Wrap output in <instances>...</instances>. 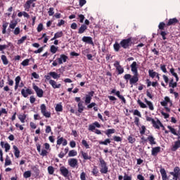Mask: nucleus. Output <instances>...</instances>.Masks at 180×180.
<instances>
[{
  "mask_svg": "<svg viewBox=\"0 0 180 180\" xmlns=\"http://www.w3.org/2000/svg\"><path fill=\"white\" fill-rule=\"evenodd\" d=\"M1 61H3V64L4 65H8V64H9V61L8 60V58H6V56H5V55L1 56Z\"/></svg>",
  "mask_w": 180,
  "mask_h": 180,
  "instance_id": "473e14b6",
  "label": "nucleus"
},
{
  "mask_svg": "<svg viewBox=\"0 0 180 180\" xmlns=\"http://www.w3.org/2000/svg\"><path fill=\"white\" fill-rule=\"evenodd\" d=\"M139 130H140V134H141V136H143V134H146V126L142 125L139 129Z\"/></svg>",
  "mask_w": 180,
  "mask_h": 180,
  "instance_id": "49530a36",
  "label": "nucleus"
},
{
  "mask_svg": "<svg viewBox=\"0 0 180 180\" xmlns=\"http://www.w3.org/2000/svg\"><path fill=\"white\" fill-rule=\"evenodd\" d=\"M94 94H95V92L94 91H91L89 93V94L86 95V97L84 98V102L86 105L91 103V101L92 100V96H94Z\"/></svg>",
  "mask_w": 180,
  "mask_h": 180,
  "instance_id": "6e6552de",
  "label": "nucleus"
},
{
  "mask_svg": "<svg viewBox=\"0 0 180 180\" xmlns=\"http://www.w3.org/2000/svg\"><path fill=\"white\" fill-rule=\"evenodd\" d=\"M136 82H139V75H134L129 80L131 85H133V84H136Z\"/></svg>",
  "mask_w": 180,
  "mask_h": 180,
  "instance_id": "4be33fe9",
  "label": "nucleus"
},
{
  "mask_svg": "<svg viewBox=\"0 0 180 180\" xmlns=\"http://www.w3.org/2000/svg\"><path fill=\"white\" fill-rule=\"evenodd\" d=\"M113 140H114V141H117V143H119V141H122V137L117 136H114Z\"/></svg>",
  "mask_w": 180,
  "mask_h": 180,
  "instance_id": "680f3d73",
  "label": "nucleus"
},
{
  "mask_svg": "<svg viewBox=\"0 0 180 180\" xmlns=\"http://www.w3.org/2000/svg\"><path fill=\"white\" fill-rule=\"evenodd\" d=\"M145 102L146 105H148L150 110H154V105H153V103H151V101H148L147 98H145Z\"/></svg>",
  "mask_w": 180,
  "mask_h": 180,
  "instance_id": "c756f323",
  "label": "nucleus"
},
{
  "mask_svg": "<svg viewBox=\"0 0 180 180\" xmlns=\"http://www.w3.org/2000/svg\"><path fill=\"white\" fill-rule=\"evenodd\" d=\"M26 39H27V37L26 36L22 37L21 39L18 40L17 44H22V43L25 42V40H26Z\"/></svg>",
  "mask_w": 180,
  "mask_h": 180,
  "instance_id": "a18cd8bd",
  "label": "nucleus"
},
{
  "mask_svg": "<svg viewBox=\"0 0 180 180\" xmlns=\"http://www.w3.org/2000/svg\"><path fill=\"white\" fill-rule=\"evenodd\" d=\"M55 39H60V37H63V32L60 31L56 32L55 34Z\"/></svg>",
  "mask_w": 180,
  "mask_h": 180,
  "instance_id": "3c124183",
  "label": "nucleus"
},
{
  "mask_svg": "<svg viewBox=\"0 0 180 180\" xmlns=\"http://www.w3.org/2000/svg\"><path fill=\"white\" fill-rule=\"evenodd\" d=\"M8 165H12V160H11V158L8 155H6L4 166L8 167Z\"/></svg>",
  "mask_w": 180,
  "mask_h": 180,
  "instance_id": "a878e982",
  "label": "nucleus"
},
{
  "mask_svg": "<svg viewBox=\"0 0 180 180\" xmlns=\"http://www.w3.org/2000/svg\"><path fill=\"white\" fill-rule=\"evenodd\" d=\"M0 146H1V147H2V148H5L6 153H8V151H9L11 150V145H9V143H8L1 141L0 143Z\"/></svg>",
  "mask_w": 180,
  "mask_h": 180,
  "instance_id": "a211bd4d",
  "label": "nucleus"
},
{
  "mask_svg": "<svg viewBox=\"0 0 180 180\" xmlns=\"http://www.w3.org/2000/svg\"><path fill=\"white\" fill-rule=\"evenodd\" d=\"M114 67H115V68L118 71L119 74H123V72H124V69H123V68H122L119 61H116L114 63Z\"/></svg>",
  "mask_w": 180,
  "mask_h": 180,
  "instance_id": "f8f14e48",
  "label": "nucleus"
},
{
  "mask_svg": "<svg viewBox=\"0 0 180 180\" xmlns=\"http://www.w3.org/2000/svg\"><path fill=\"white\" fill-rule=\"evenodd\" d=\"M160 174L162 175V180L168 179V176H167V171H165V169L164 168L160 169Z\"/></svg>",
  "mask_w": 180,
  "mask_h": 180,
  "instance_id": "5701e85b",
  "label": "nucleus"
},
{
  "mask_svg": "<svg viewBox=\"0 0 180 180\" xmlns=\"http://www.w3.org/2000/svg\"><path fill=\"white\" fill-rule=\"evenodd\" d=\"M81 180H86V174L84 172H82L80 174Z\"/></svg>",
  "mask_w": 180,
  "mask_h": 180,
  "instance_id": "4d7b16f0",
  "label": "nucleus"
},
{
  "mask_svg": "<svg viewBox=\"0 0 180 180\" xmlns=\"http://www.w3.org/2000/svg\"><path fill=\"white\" fill-rule=\"evenodd\" d=\"M21 94L22 95V96H24V98H27L29 95H33V91H32V89H27L26 90H25V89H22L21 90Z\"/></svg>",
  "mask_w": 180,
  "mask_h": 180,
  "instance_id": "9d476101",
  "label": "nucleus"
},
{
  "mask_svg": "<svg viewBox=\"0 0 180 180\" xmlns=\"http://www.w3.org/2000/svg\"><path fill=\"white\" fill-rule=\"evenodd\" d=\"M67 60H68V56L61 54L60 58H57L58 64H63V63H67Z\"/></svg>",
  "mask_w": 180,
  "mask_h": 180,
  "instance_id": "ddd939ff",
  "label": "nucleus"
},
{
  "mask_svg": "<svg viewBox=\"0 0 180 180\" xmlns=\"http://www.w3.org/2000/svg\"><path fill=\"white\" fill-rule=\"evenodd\" d=\"M49 84H50V85H51V86H52V88H53V89H57L58 88H61V84H57V82H56L53 79L49 80Z\"/></svg>",
  "mask_w": 180,
  "mask_h": 180,
  "instance_id": "2eb2a0df",
  "label": "nucleus"
},
{
  "mask_svg": "<svg viewBox=\"0 0 180 180\" xmlns=\"http://www.w3.org/2000/svg\"><path fill=\"white\" fill-rule=\"evenodd\" d=\"M170 175L173 176L174 179H176L179 177L180 175V169L178 167H176L174 169V172H170Z\"/></svg>",
  "mask_w": 180,
  "mask_h": 180,
  "instance_id": "423d86ee",
  "label": "nucleus"
},
{
  "mask_svg": "<svg viewBox=\"0 0 180 180\" xmlns=\"http://www.w3.org/2000/svg\"><path fill=\"white\" fill-rule=\"evenodd\" d=\"M32 88L34 91H35L37 96H38V98H43V95H44V91H43V89H40L35 84H32Z\"/></svg>",
  "mask_w": 180,
  "mask_h": 180,
  "instance_id": "7ed1b4c3",
  "label": "nucleus"
},
{
  "mask_svg": "<svg viewBox=\"0 0 180 180\" xmlns=\"http://www.w3.org/2000/svg\"><path fill=\"white\" fill-rule=\"evenodd\" d=\"M148 140L150 142V144H151V146L157 144V143L155 142V138L153 137V136H149L148 137Z\"/></svg>",
  "mask_w": 180,
  "mask_h": 180,
  "instance_id": "2f4dec72",
  "label": "nucleus"
},
{
  "mask_svg": "<svg viewBox=\"0 0 180 180\" xmlns=\"http://www.w3.org/2000/svg\"><path fill=\"white\" fill-rule=\"evenodd\" d=\"M82 155L84 160H91V157L88 155V153L85 152H82Z\"/></svg>",
  "mask_w": 180,
  "mask_h": 180,
  "instance_id": "09e8293b",
  "label": "nucleus"
},
{
  "mask_svg": "<svg viewBox=\"0 0 180 180\" xmlns=\"http://www.w3.org/2000/svg\"><path fill=\"white\" fill-rule=\"evenodd\" d=\"M127 140H128L129 143H130L131 144H133V143L136 142V139L133 138V136H128Z\"/></svg>",
  "mask_w": 180,
  "mask_h": 180,
  "instance_id": "864d4df0",
  "label": "nucleus"
},
{
  "mask_svg": "<svg viewBox=\"0 0 180 180\" xmlns=\"http://www.w3.org/2000/svg\"><path fill=\"white\" fill-rule=\"evenodd\" d=\"M160 105L164 107L168 106H172V102H171V99H169V97L166 96L165 97V99L163 101L160 102Z\"/></svg>",
  "mask_w": 180,
  "mask_h": 180,
  "instance_id": "39448f33",
  "label": "nucleus"
},
{
  "mask_svg": "<svg viewBox=\"0 0 180 180\" xmlns=\"http://www.w3.org/2000/svg\"><path fill=\"white\" fill-rule=\"evenodd\" d=\"M30 62V59H25L21 63V65L23 67H27L29 65V63Z\"/></svg>",
  "mask_w": 180,
  "mask_h": 180,
  "instance_id": "c03bdc74",
  "label": "nucleus"
},
{
  "mask_svg": "<svg viewBox=\"0 0 180 180\" xmlns=\"http://www.w3.org/2000/svg\"><path fill=\"white\" fill-rule=\"evenodd\" d=\"M95 129H96V127L94 124L89 125V130L90 131H94V130H95Z\"/></svg>",
  "mask_w": 180,
  "mask_h": 180,
  "instance_id": "338daca9",
  "label": "nucleus"
},
{
  "mask_svg": "<svg viewBox=\"0 0 180 180\" xmlns=\"http://www.w3.org/2000/svg\"><path fill=\"white\" fill-rule=\"evenodd\" d=\"M160 70L162 71V72L167 73V68L165 65H160Z\"/></svg>",
  "mask_w": 180,
  "mask_h": 180,
  "instance_id": "69168bd1",
  "label": "nucleus"
},
{
  "mask_svg": "<svg viewBox=\"0 0 180 180\" xmlns=\"http://www.w3.org/2000/svg\"><path fill=\"white\" fill-rule=\"evenodd\" d=\"M48 172L50 175H53L54 174V167L53 166L48 167Z\"/></svg>",
  "mask_w": 180,
  "mask_h": 180,
  "instance_id": "8fccbe9b",
  "label": "nucleus"
},
{
  "mask_svg": "<svg viewBox=\"0 0 180 180\" xmlns=\"http://www.w3.org/2000/svg\"><path fill=\"white\" fill-rule=\"evenodd\" d=\"M98 173H99V170H98V167L96 166H94L92 170L93 175H94V176H98Z\"/></svg>",
  "mask_w": 180,
  "mask_h": 180,
  "instance_id": "a19ab883",
  "label": "nucleus"
},
{
  "mask_svg": "<svg viewBox=\"0 0 180 180\" xmlns=\"http://www.w3.org/2000/svg\"><path fill=\"white\" fill-rule=\"evenodd\" d=\"M169 86L172 88L176 87V82H174V79H172L169 84Z\"/></svg>",
  "mask_w": 180,
  "mask_h": 180,
  "instance_id": "13d9d810",
  "label": "nucleus"
},
{
  "mask_svg": "<svg viewBox=\"0 0 180 180\" xmlns=\"http://www.w3.org/2000/svg\"><path fill=\"white\" fill-rule=\"evenodd\" d=\"M113 47L115 51H119V50H120V45L118 43H115Z\"/></svg>",
  "mask_w": 180,
  "mask_h": 180,
  "instance_id": "052dcab7",
  "label": "nucleus"
},
{
  "mask_svg": "<svg viewBox=\"0 0 180 180\" xmlns=\"http://www.w3.org/2000/svg\"><path fill=\"white\" fill-rule=\"evenodd\" d=\"M13 148L14 150V155L16 157V158H19V156L20 155V151L19 150V148H18L16 146H13Z\"/></svg>",
  "mask_w": 180,
  "mask_h": 180,
  "instance_id": "393cba45",
  "label": "nucleus"
},
{
  "mask_svg": "<svg viewBox=\"0 0 180 180\" xmlns=\"http://www.w3.org/2000/svg\"><path fill=\"white\" fill-rule=\"evenodd\" d=\"M167 129H169L172 134H174V136H178V132H176V129L173 128L171 126H167Z\"/></svg>",
  "mask_w": 180,
  "mask_h": 180,
  "instance_id": "7c9ffc66",
  "label": "nucleus"
},
{
  "mask_svg": "<svg viewBox=\"0 0 180 180\" xmlns=\"http://www.w3.org/2000/svg\"><path fill=\"white\" fill-rule=\"evenodd\" d=\"M77 154H78V153H77L76 150H70L68 155H69V157H75V156H77Z\"/></svg>",
  "mask_w": 180,
  "mask_h": 180,
  "instance_id": "79ce46f5",
  "label": "nucleus"
},
{
  "mask_svg": "<svg viewBox=\"0 0 180 180\" xmlns=\"http://www.w3.org/2000/svg\"><path fill=\"white\" fill-rule=\"evenodd\" d=\"M41 30H43V24L40 23L37 26V32H40Z\"/></svg>",
  "mask_w": 180,
  "mask_h": 180,
  "instance_id": "774afa93",
  "label": "nucleus"
},
{
  "mask_svg": "<svg viewBox=\"0 0 180 180\" xmlns=\"http://www.w3.org/2000/svg\"><path fill=\"white\" fill-rule=\"evenodd\" d=\"M170 73L172 74V75H173V77H174L176 78V82H178V81H179V77H178V74H176L175 72V69L171 68Z\"/></svg>",
  "mask_w": 180,
  "mask_h": 180,
  "instance_id": "cd10ccee",
  "label": "nucleus"
},
{
  "mask_svg": "<svg viewBox=\"0 0 180 180\" xmlns=\"http://www.w3.org/2000/svg\"><path fill=\"white\" fill-rule=\"evenodd\" d=\"M100 160V172L101 174H108V166L106 165V162L102 158L99 159Z\"/></svg>",
  "mask_w": 180,
  "mask_h": 180,
  "instance_id": "f257e3e1",
  "label": "nucleus"
},
{
  "mask_svg": "<svg viewBox=\"0 0 180 180\" xmlns=\"http://www.w3.org/2000/svg\"><path fill=\"white\" fill-rule=\"evenodd\" d=\"M58 50V47H57V46H56L54 45H51V46L50 51L53 54H56L57 53Z\"/></svg>",
  "mask_w": 180,
  "mask_h": 180,
  "instance_id": "f704fd0d",
  "label": "nucleus"
},
{
  "mask_svg": "<svg viewBox=\"0 0 180 180\" xmlns=\"http://www.w3.org/2000/svg\"><path fill=\"white\" fill-rule=\"evenodd\" d=\"M78 112L79 113H82V112H84V105L82 104V102H79L78 103Z\"/></svg>",
  "mask_w": 180,
  "mask_h": 180,
  "instance_id": "c9c22d12",
  "label": "nucleus"
},
{
  "mask_svg": "<svg viewBox=\"0 0 180 180\" xmlns=\"http://www.w3.org/2000/svg\"><path fill=\"white\" fill-rule=\"evenodd\" d=\"M41 112L45 117H50L51 116V114L47 111H46V105L42 104L41 105Z\"/></svg>",
  "mask_w": 180,
  "mask_h": 180,
  "instance_id": "9b49d317",
  "label": "nucleus"
},
{
  "mask_svg": "<svg viewBox=\"0 0 180 180\" xmlns=\"http://www.w3.org/2000/svg\"><path fill=\"white\" fill-rule=\"evenodd\" d=\"M130 41H131L130 39H123L120 41V46H122L123 49H128L129 46H130Z\"/></svg>",
  "mask_w": 180,
  "mask_h": 180,
  "instance_id": "1a4fd4ad",
  "label": "nucleus"
},
{
  "mask_svg": "<svg viewBox=\"0 0 180 180\" xmlns=\"http://www.w3.org/2000/svg\"><path fill=\"white\" fill-rule=\"evenodd\" d=\"M61 144H63V146H67V144H68V143L67 142V140L65 139L64 138L58 137V140H57V145L61 146Z\"/></svg>",
  "mask_w": 180,
  "mask_h": 180,
  "instance_id": "f3484780",
  "label": "nucleus"
},
{
  "mask_svg": "<svg viewBox=\"0 0 180 180\" xmlns=\"http://www.w3.org/2000/svg\"><path fill=\"white\" fill-rule=\"evenodd\" d=\"M18 25V22L16 21H11L9 25L10 29H15L16 27V25Z\"/></svg>",
  "mask_w": 180,
  "mask_h": 180,
  "instance_id": "58836bf2",
  "label": "nucleus"
},
{
  "mask_svg": "<svg viewBox=\"0 0 180 180\" xmlns=\"http://www.w3.org/2000/svg\"><path fill=\"white\" fill-rule=\"evenodd\" d=\"M18 119L21 122V123H25V120H26V115L25 114L19 115Z\"/></svg>",
  "mask_w": 180,
  "mask_h": 180,
  "instance_id": "e433bc0d",
  "label": "nucleus"
},
{
  "mask_svg": "<svg viewBox=\"0 0 180 180\" xmlns=\"http://www.w3.org/2000/svg\"><path fill=\"white\" fill-rule=\"evenodd\" d=\"M178 22V20L176 18H172L169 20L167 25L168 26H171V25H174V23H176Z\"/></svg>",
  "mask_w": 180,
  "mask_h": 180,
  "instance_id": "37998d69",
  "label": "nucleus"
},
{
  "mask_svg": "<svg viewBox=\"0 0 180 180\" xmlns=\"http://www.w3.org/2000/svg\"><path fill=\"white\" fill-rule=\"evenodd\" d=\"M149 77L150 78H155L156 76H158V73L155 72L154 70H148Z\"/></svg>",
  "mask_w": 180,
  "mask_h": 180,
  "instance_id": "c85d7f7f",
  "label": "nucleus"
},
{
  "mask_svg": "<svg viewBox=\"0 0 180 180\" xmlns=\"http://www.w3.org/2000/svg\"><path fill=\"white\" fill-rule=\"evenodd\" d=\"M137 103L139 105V106H141V108H142L143 109H146V108H147V105H146L144 103H143L141 101V100L139 99L137 101Z\"/></svg>",
  "mask_w": 180,
  "mask_h": 180,
  "instance_id": "ea45409f",
  "label": "nucleus"
},
{
  "mask_svg": "<svg viewBox=\"0 0 180 180\" xmlns=\"http://www.w3.org/2000/svg\"><path fill=\"white\" fill-rule=\"evenodd\" d=\"M178 148H180V140H178L174 143L172 146V151H176Z\"/></svg>",
  "mask_w": 180,
  "mask_h": 180,
  "instance_id": "412c9836",
  "label": "nucleus"
},
{
  "mask_svg": "<svg viewBox=\"0 0 180 180\" xmlns=\"http://www.w3.org/2000/svg\"><path fill=\"white\" fill-rule=\"evenodd\" d=\"M32 176V172L30 171H27L24 173V178H30Z\"/></svg>",
  "mask_w": 180,
  "mask_h": 180,
  "instance_id": "5fc2aeb1",
  "label": "nucleus"
},
{
  "mask_svg": "<svg viewBox=\"0 0 180 180\" xmlns=\"http://www.w3.org/2000/svg\"><path fill=\"white\" fill-rule=\"evenodd\" d=\"M49 74L50 77H52V78H53V79H58V78H60V75H58L56 72H50Z\"/></svg>",
  "mask_w": 180,
  "mask_h": 180,
  "instance_id": "bb28decb",
  "label": "nucleus"
},
{
  "mask_svg": "<svg viewBox=\"0 0 180 180\" xmlns=\"http://www.w3.org/2000/svg\"><path fill=\"white\" fill-rule=\"evenodd\" d=\"M60 172L63 176H64L65 178H68V176H70V171H68V169H67L65 167H61L60 168Z\"/></svg>",
  "mask_w": 180,
  "mask_h": 180,
  "instance_id": "0eeeda50",
  "label": "nucleus"
},
{
  "mask_svg": "<svg viewBox=\"0 0 180 180\" xmlns=\"http://www.w3.org/2000/svg\"><path fill=\"white\" fill-rule=\"evenodd\" d=\"M152 124H153V127H155V129H160V127H163L164 129V126L159 120L153 121V123H152Z\"/></svg>",
  "mask_w": 180,
  "mask_h": 180,
  "instance_id": "aec40b11",
  "label": "nucleus"
},
{
  "mask_svg": "<svg viewBox=\"0 0 180 180\" xmlns=\"http://www.w3.org/2000/svg\"><path fill=\"white\" fill-rule=\"evenodd\" d=\"M131 71H132L134 75H139V72L137 71V62H133L131 65Z\"/></svg>",
  "mask_w": 180,
  "mask_h": 180,
  "instance_id": "4468645a",
  "label": "nucleus"
},
{
  "mask_svg": "<svg viewBox=\"0 0 180 180\" xmlns=\"http://www.w3.org/2000/svg\"><path fill=\"white\" fill-rule=\"evenodd\" d=\"M20 33V28L19 27L15 28L13 31V34H15V36H18Z\"/></svg>",
  "mask_w": 180,
  "mask_h": 180,
  "instance_id": "bf43d9fd",
  "label": "nucleus"
},
{
  "mask_svg": "<svg viewBox=\"0 0 180 180\" xmlns=\"http://www.w3.org/2000/svg\"><path fill=\"white\" fill-rule=\"evenodd\" d=\"M56 110V112H63V105H61V104H57Z\"/></svg>",
  "mask_w": 180,
  "mask_h": 180,
  "instance_id": "603ef678",
  "label": "nucleus"
},
{
  "mask_svg": "<svg viewBox=\"0 0 180 180\" xmlns=\"http://www.w3.org/2000/svg\"><path fill=\"white\" fill-rule=\"evenodd\" d=\"M82 144L85 147V148H89V145L88 144V142L85 139H83L82 141Z\"/></svg>",
  "mask_w": 180,
  "mask_h": 180,
  "instance_id": "6e6d98bb",
  "label": "nucleus"
},
{
  "mask_svg": "<svg viewBox=\"0 0 180 180\" xmlns=\"http://www.w3.org/2000/svg\"><path fill=\"white\" fill-rule=\"evenodd\" d=\"M134 116H139V117H141V113L140 112V111H139V110H135L134 111Z\"/></svg>",
  "mask_w": 180,
  "mask_h": 180,
  "instance_id": "0e129e2a",
  "label": "nucleus"
},
{
  "mask_svg": "<svg viewBox=\"0 0 180 180\" xmlns=\"http://www.w3.org/2000/svg\"><path fill=\"white\" fill-rule=\"evenodd\" d=\"M48 13L49 16H53L54 15V8H50Z\"/></svg>",
  "mask_w": 180,
  "mask_h": 180,
  "instance_id": "e2e57ef3",
  "label": "nucleus"
},
{
  "mask_svg": "<svg viewBox=\"0 0 180 180\" xmlns=\"http://www.w3.org/2000/svg\"><path fill=\"white\" fill-rule=\"evenodd\" d=\"M115 129H109L106 131L105 134L109 137L110 134H113L115 133Z\"/></svg>",
  "mask_w": 180,
  "mask_h": 180,
  "instance_id": "de8ad7c7",
  "label": "nucleus"
},
{
  "mask_svg": "<svg viewBox=\"0 0 180 180\" xmlns=\"http://www.w3.org/2000/svg\"><path fill=\"white\" fill-rule=\"evenodd\" d=\"M115 95L120 98L121 99V101H122V102L124 103H126V98H124V97L122 95H120V91H117L115 93Z\"/></svg>",
  "mask_w": 180,
  "mask_h": 180,
  "instance_id": "72a5a7b5",
  "label": "nucleus"
},
{
  "mask_svg": "<svg viewBox=\"0 0 180 180\" xmlns=\"http://www.w3.org/2000/svg\"><path fill=\"white\" fill-rule=\"evenodd\" d=\"M86 29H88V27H86V25L85 24L82 25L81 27L79 28V31H78L79 34H82V33H84Z\"/></svg>",
  "mask_w": 180,
  "mask_h": 180,
  "instance_id": "b1692460",
  "label": "nucleus"
},
{
  "mask_svg": "<svg viewBox=\"0 0 180 180\" xmlns=\"http://www.w3.org/2000/svg\"><path fill=\"white\" fill-rule=\"evenodd\" d=\"M37 0H28L26 1V3L24 4L25 11H27V12H29V10L30 9V7L34 8L36 6V2Z\"/></svg>",
  "mask_w": 180,
  "mask_h": 180,
  "instance_id": "f03ea898",
  "label": "nucleus"
},
{
  "mask_svg": "<svg viewBox=\"0 0 180 180\" xmlns=\"http://www.w3.org/2000/svg\"><path fill=\"white\" fill-rule=\"evenodd\" d=\"M99 144H101V145H103V146H108V144H110V139H105V140L103 141H99Z\"/></svg>",
  "mask_w": 180,
  "mask_h": 180,
  "instance_id": "4c0bfd02",
  "label": "nucleus"
},
{
  "mask_svg": "<svg viewBox=\"0 0 180 180\" xmlns=\"http://www.w3.org/2000/svg\"><path fill=\"white\" fill-rule=\"evenodd\" d=\"M68 164L71 168H78V160L75 158L69 159Z\"/></svg>",
  "mask_w": 180,
  "mask_h": 180,
  "instance_id": "20e7f679",
  "label": "nucleus"
},
{
  "mask_svg": "<svg viewBox=\"0 0 180 180\" xmlns=\"http://www.w3.org/2000/svg\"><path fill=\"white\" fill-rule=\"evenodd\" d=\"M82 40L84 43L94 45V41H92V37H83Z\"/></svg>",
  "mask_w": 180,
  "mask_h": 180,
  "instance_id": "6ab92c4d",
  "label": "nucleus"
},
{
  "mask_svg": "<svg viewBox=\"0 0 180 180\" xmlns=\"http://www.w3.org/2000/svg\"><path fill=\"white\" fill-rule=\"evenodd\" d=\"M160 151H161V147L160 146L153 148L151 151V155H153V157H157V155H158V153H160Z\"/></svg>",
  "mask_w": 180,
  "mask_h": 180,
  "instance_id": "dca6fc26",
  "label": "nucleus"
}]
</instances>
